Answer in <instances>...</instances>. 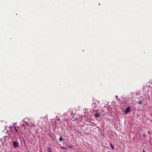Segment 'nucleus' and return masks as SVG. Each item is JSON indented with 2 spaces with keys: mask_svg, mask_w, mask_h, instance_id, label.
<instances>
[{
  "mask_svg": "<svg viewBox=\"0 0 152 152\" xmlns=\"http://www.w3.org/2000/svg\"><path fill=\"white\" fill-rule=\"evenodd\" d=\"M62 149H66V148L65 147H62Z\"/></svg>",
  "mask_w": 152,
  "mask_h": 152,
  "instance_id": "12",
  "label": "nucleus"
},
{
  "mask_svg": "<svg viewBox=\"0 0 152 152\" xmlns=\"http://www.w3.org/2000/svg\"><path fill=\"white\" fill-rule=\"evenodd\" d=\"M15 124L13 125V126L14 127V128L15 129V130L16 131V132L17 133H18V130L15 127Z\"/></svg>",
  "mask_w": 152,
  "mask_h": 152,
  "instance_id": "5",
  "label": "nucleus"
},
{
  "mask_svg": "<svg viewBox=\"0 0 152 152\" xmlns=\"http://www.w3.org/2000/svg\"><path fill=\"white\" fill-rule=\"evenodd\" d=\"M27 126H29L31 127H34V124L33 123H31L29 124H27Z\"/></svg>",
  "mask_w": 152,
  "mask_h": 152,
  "instance_id": "3",
  "label": "nucleus"
},
{
  "mask_svg": "<svg viewBox=\"0 0 152 152\" xmlns=\"http://www.w3.org/2000/svg\"><path fill=\"white\" fill-rule=\"evenodd\" d=\"M142 103V101H140L138 102V104H141Z\"/></svg>",
  "mask_w": 152,
  "mask_h": 152,
  "instance_id": "9",
  "label": "nucleus"
},
{
  "mask_svg": "<svg viewBox=\"0 0 152 152\" xmlns=\"http://www.w3.org/2000/svg\"><path fill=\"white\" fill-rule=\"evenodd\" d=\"M143 152H146L145 151H143Z\"/></svg>",
  "mask_w": 152,
  "mask_h": 152,
  "instance_id": "13",
  "label": "nucleus"
},
{
  "mask_svg": "<svg viewBox=\"0 0 152 152\" xmlns=\"http://www.w3.org/2000/svg\"><path fill=\"white\" fill-rule=\"evenodd\" d=\"M130 110V107H128L126 108V109L125 110V113L126 114H127L129 111Z\"/></svg>",
  "mask_w": 152,
  "mask_h": 152,
  "instance_id": "2",
  "label": "nucleus"
},
{
  "mask_svg": "<svg viewBox=\"0 0 152 152\" xmlns=\"http://www.w3.org/2000/svg\"><path fill=\"white\" fill-rule=\"evenodd\" d=\"M94 116L96 118H98L99 116V115L97 113H96L95 114Z\"/></svg>",
  "mask_w": 152,
  "mask_h": 152,
  "instance_id": "4",
  "label": "nucleus"
},
{
  "mask_svg": "<svg viewBox=\"0 0 152 152\" xmlns=\"http://www.w3.org/2000/svg\"><path fill=\"white\" fill-rule=\"evenodd\" d=\"M110 145L111 147V148L112 149H114V147L113 145L111 143H110Z\"/></svg>",
  "mask_w": 152,
  "mask_h": 152,
  "instance_id": "6",
  "label": "nucleus"
},
{
  "mask_svg": "<svg viewBox=\"0 0 152 152\" xmlns=\"http://www.w3.org/2000/svg\"><path fill=\"white\" fill-rule=\"evenodd\" d=\"M116 97H117V96L116 95Z\"/></svg>",
  "mask_w": 152,
  "mask_h": 152,
  "instance_id": "14",
  "label": "nucleus"
},
{
  "mask_svg": "<svg viewBox=\"0 0 152 152\" xmlns=\"http://www.w3.org/2000/svg\"><path fill=\"white\" fill-rule=\"evenodd\" d=\"M48 152H52L51 149L49 148H48Z\"/></svg>",
  "mask_w": 152,
  "mask_h": 152,
  "instance_id": "7",
  "label": "nucleus"
},
{
  "mask_svg": "<svg viewBox=\"0 0 152 152\" xmlns=\"http://www.w3.org/2000/svg\"><path fill=\"white\" fill-rule=\"evenodd\" d=\"M143 136L144 137H145L146 135L145 133L143 134Z\"/></svg>",
  "mask_w": 152,
  "mask_h": 152,
  "instance_id": "10",
  "label": "nucleus"
},
{
  "mask_svg": "<svg viewBox=\"0 0 152 152\" xmlns=\"http://www.w3.org/2000/svg\"><path fill=\"white\" fill-rule=\"evenodd\" d=\"M63 140V138L62 137H60L59 138V140L60 142L62 141Z\"/></svg>",
  "mask_w": 152,
  "mask_h": 152,
  "instance_id": "8",
  "label": "nucleus"
},
{
  "mask_svg": "<svg viewBox=\"0 0 152 152\" xmlns=\"http://www.w3.org/2000/svg\"><path fill=\"white\" fill-rule=\"evenodd\" d=\"M69 147L70 148H72V146H70V147Z\"/></svg>",
  "mask_w": 152,
  "mask_h": 152,
  "instance_id": "11",
  "label": "nucleus"
},
{
  "mask_svg": "<svg viewBox=\"0 0 152 152\" xmlns=\"http://www.w3.org/2000/svg\"><path fill=\"white\" fill-rule=\"evenodd\" d=\"M13 146L15 148H16L18 147V145L17 143L15 141H14L13 143Z\"/></svg>",
  "mask_w": 152,
  "mask_h": 152,
  "instance_id": "1",
  "label": "nucleus"
}]
</instances>
